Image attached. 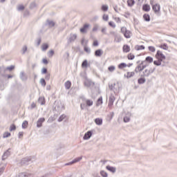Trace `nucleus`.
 <instances>
[{"label":"nucleus","mask_w":177,"mask_h":177,"mask_svg":"<svg viewBox=\"0 0 177 177\" xmlns=\"http://www.w3.org/2000/svg\"><path fill=\"white\" fill-rule=\"evenodd\" d=\"M147 63H153V57L148 56L145 58V61H142L135 69L136 73H140V71H143L149 64Z\"/></svg>","instance_id":"nucleus-1"},{"label":"nucleus","mask_w":177,"mask_h":177,"mask_svg":"<svg viewBox=\"0 0 177 177\" xmlns=\"http://www.w3.org/2000/svg\"><path fill=\"white\" fill-rule=\"evenodd\" d=\"M34 162V158L29 156L26 158H24L21 159L20 162L21 165H30V164H32Z\"/></svg>","instance_id":"nucleus-2"},{"label":"nucleus","mask_w":177,"mask_h":177,"mask_svg":"<svg viewBox=\"0 0 177 177\" xmlns=\"http://www.w3.org/2000/svg\"><path fill=\"white\" fill-rule=\"evenodd\" d=\"M110 91H113L114 93H118L120 92V83H113V84H109Z\"/></svg>","instance_id":"nucleus-3"},{"label":"nucleus","mask_w":177,"mask_h":177,"mask_svg":"<svg viewBox=\"0 0 177 177\" xmlns=\"http://www.w3.org/2000/svg\"><path fill=\"white\" fill-rule=\"evenodd\" d=\"M156 71V68H151L149 69H145L143 71L142 74H141V77H150L153 73Z\"/></svg>","instance_id":"nucleus-4"},{"label":"nucleus","mask_w":177,"mask_h":177,"mask_svg":"<svg viewBox=\"0 0 177 177\" xmlns=\"http://www.w3.org/2000/svg\"><path fill=\"white\" fill-rule=\"evenodd\" d=\"M156 58L158 60H160L161 62H164V60H165V59H167V57L164 55V54L162 53V52H161L160 50H158L156 52Z\"/></svg>","instance_id":"nucleus-5"},{"label":"nucleus","mask_w":177,"mask_h":177,"mask_svg":"<svg viewBox=\"0 0 177 177\" xmlns=\"http://www.w3.org/2000/svg\"><path fill=\"white\" fill-rule=\"evenodd\" d=\"M93 133V130L87 131L83 137L84 140H88V139H91Z\"/></svg>","instance_id":"nucleus-6"},{"label":"nucleus","mask_w":177,"mask_h":177,"mask_svg":"<svg viewBox=\"0 0 177 177\" xmlns=\"http://www.w3.org/2000/svg\"><path fill=\"white\" fill-rule=\"evenodd\" d=\"M82 160V156H80L79 158H76L74 160H73L72 161L66 163L65 165H73V164H75L76 162H79V161H81Z\"/></svg>","instance_id":"nucleus-7"},{"label":"nucleus","mask_w":177,"mask_h":177,"mask_svg":"<svg viewBox=\"0 0 177 177\" xmlns=\"http://www.w3.org/2000/svg\"><path fill=\"white\" fill-rule=\"evenodd\" d=\"M77 39V34H71L70 37L68 39V44H71Z\"/></svg>","instance_id":"nucleus-8"},{"label":"nucleus","mask_w":177,"mask_h":177,"mask_svg":"<svg viewBox=\"0 0 177 177\" xmlns=\"http://www.w3.org/2000/svg\"><path fill=\"white\" fill-rule=\"evenodd\" d=\"M10 150H11V149L9 148L8 150H6L3 153V154L2 156V160L3 161H5V160H6V158H8V157H9V156H10Z\"/></svg>","instance_id":"nucleus-9"},{"label":"nucleus","mask_w":177,"mask_h":177,"mask_svg":"<svg viewBox=\"0 0 177 177\" xmlns=\"http://www.w3.org/2000/svg\"><path fill=\"white\" fill-rule=\"evenodd\" d=\"M88 28H89V24H85L82 28H80V32L85 34V32L88 31Z\"/></svg>","instance_id":"nucleus-10"},{"label":"nucleus","mask_w":177,"mask_h":177,"mask_svg":"<svg viewBox=\"0 0 177 177\" xmlns=\"http://www.w3.org/2000/svg\"><path fill=\"white\" fill-rule=\"evenodd\" d=\"M45 122V118H40L38 119L37 122V128H41L42 127V124Z\"/></svg>","instance_id":"nucleus-11"},{"label":"nucleus","mask_w":177,"mask_h":177,"mask_svg":"<svg viewBox=\"0 0 177 177\" xmlns=\"http://www.w3.org/2000/svg\"><path fill=\"white\" fill-rule=\"evenodd\" d=\"M161 8L160 4L156 3L155 5L152 6V9L154 12V13H158V12H160V9Z\"/></svg>","instance_id":"nucleus-12"},{"label":"nucleus","mask_w":177,"mask_h":177,"mask_svg":"<svg viewBox=\"0 0 177 177\" xmlns=\"http://www.w3.org/2000/svg\"><path fill=\"white\" fill-rule=\"evenodd\" d=\"M84 86H86L87 88H91V86H95V82L91 80H86L84 82Z\"/></svg>","instance_id":"nucleus-13"},{"label":"nucleus","mask_w":177,"mask_h":177,"mask_svg":"<svg viewBox=\"0 0 177 177\" xmlns=\"http://www.w3.org/2000/svg\"><path fill=\"white\" fill-rule=\"evenodd\" d=\"M94 55L96 57H100L103 55V50L97 49L95 51Z\"/></svg>","instance_id":"nucleus-14"},{"label":"nucleus","mask_w":177,"mask_h":177,"mask_svg":"<svg viewBox=\"0 0 177 177\" xmlns=\"http://www.w3.org/2000/svg\"><path fill=\"white\" fill-rule=\"evenodd\" d=\"M115 100V97H114V95H111L109 97V106L111 107V106H113V104H114V101Z\"/></svg>","instance_id":"nucleus-15"},{"label":"nucleus","mask_w":177,"mask_h":177,"mask_svg":"<svg viewBox=\"0 0 177 177\" xmlns=\"http://www.w3.org/2000/svg\"><path fill=\"white\" fill-rule=\"evenodd\" d=\"M106 169L110 172H112V174H115V171H117V169L115 167L110 166V165H107L106 167Z\"/></svg>","instance_id":"nucleus-16"},{"label":"nucleus","mask_w":177,"mask_h":177,"mask_svg":"<svg viewBox=\"0 0 177 177\" xmlns=\"http://www.w3.org/2000/svg\"><path fill=\"white\" fill-rule=\"evenodd\" d=\"M124 122H129L131 121V113L128 112L123 118Z\"/></svg>","instance_id":"nucleus-17"},{"label":"nucleus","mask_w":177,"mask_h":177,"mask_svg":"<svg viewBox=\"0 0 177 177\" xmlns=\"http://www.w3.org/2000/svg\"><path fill=\"white\" fill-rule=\"evenodd\" d=\"M114 42L120 43L122 41V37H121V35L118 33L114 36Z\"/></svg>","instance_id":"nucleus-18"},{"label":"nucleus","mask_w":177,"mask_h":177,"mask_svg":"<svg viewBox=\"0 0 177 177\" xmlns=\"http://www.w3.org/2000/svg\"><path fill=\"white\" fill-rule=\"evenodd\" d=\"M150 9H151L150 5L149 4H144L142 6V10L144 12H150Z\"/></svg>","instance_id":"nucleus-19"},{"label":"nucleus","mask_w":177,"mask_h":177,"mask_svg":"<svg viewBox=\"0 0 177 177\" xmlns=\"http://www.w3.org/2000/svg\"><path fill=\"white\" fill-rule=\"evenodd\" d=\"M122 49H123V52H124V53H128V52H129L131 50V48L127 44H124L123 46Z\"/></svg>","instance_id":"nucleus-20"},{"label":"nucleus","mask_w":177,"mask_h":177,"mask_svg":"<svg viewBox=\"0 0 177 177\" xmlns=\"http://www.w3.org/2000/svg\"><path fill=\"white\" fill-rule=\"evenodd\" d=\"M20 79L21 81H27V75L24 74V72H21L19 75Z\"/></svg>","instance_id":"nucleus-21"},{"label":"nucleus","mask_w":177,"mask_h":177,"mask_svg":"<svg viewBox=\"0 0 177 177\" xmlns=\"http://www.w3.org/2000/svg\"><path fill=\"white\" fill-rule=\"evenodd\" d=\"M46 23H47L48 26L50 27V28H52V27H55V23L53 21L47 19Z\"/></svg>","instance_id":"nucleus-22"},{"label":"nucleus","mask_w":177,"mask_h":177,"mask_svg":"<svg viewBox=\"0 0 177 177\" xmlns=\"http://www.w3.org/2000/svg\"><path fill=\"white\" fill-rule=\"evenodd\" d=\"M145 82H146V78H145V77L141 76V77L138 78V83L140 85H142V84H145Z\"/></svg>","instance_id":"nucleus-23"},{"label":"nucleus","mask_w":177,"mask_h":177,"mask_svg":"<svg viewBox=\"0 0 177 177\" xmlns=\"http://www.w3.org/2000/svg\"><path fill=\"white\" fill-rule=\"evenodd\" d=\"M95 122L96 125H102V124H103V119L99 118H95Z\"/></svg>","instance_id":"nucleus-24"},{"label":"nucleus","mask_w":177,"mask_h":177,"mask_svg":"<svg viewBox=\"0 0 177 177\" xmlns=\"http://www.w3.org/2000/svg\"><path fill=\"white\" fill-rule=\"evenodd\" d=\"M100 104H103V97H100L97 100L96 106L99 107Z\"/></svg>","instance_id":"nucleus-25"},{"label":"nucleus","mask_w":177,"mask_h":177,"mask_svg":"<svg viewBox=\"0 0 177 177\" xmlns=\"http://www.w3.org/2000/svg\"><path fill=\"white\" fill-rule=\"evenodd\" d=\"M86 106H87V107H91V106H93V101L91 100H86Z\"/></svg>","instance_id":"nucleus-26"},{"label":"nucleus","mask_w":177,"mask_h":177,"mask_svg":"<svg viewBox=\"0 0 177 177\" xmlns=\"http://www.w3.org/2000/svg\"><path fill=\"white\" fill-rule=\"evenodd\" d=\"M88 60L84 59L82 63V68H88Z\"/></svg>","instance_id":"nucleus-27"},{"label":"nucleus","mask_w":177,"mask_h":177,"mask_svg":"<svg viewBox=\"0 0 177 177\" xmlns=\"http://www.w3.org/2000/svg\"><path fill=\"white\" fill-rule=\"evenodd\" d=\"M135 49H136V50H145V46H143V45H140V46L137 45V46H135Z\"/></svg>","instance_id":"nucleus-28"},{"label":"nucleus","mask_w":177,"mask_h":177,"mask_svg":"<svg viewBox=\"0 0 177 177\" xmlns=\"http://www.w3.org/2000/svg\"><path fill=\"white\" fill-rule=\"evenodd\" d=\"M38 103L41 104V106H44V104H45V98H44L42 97H39Z\"/></svg>","instance_id":"nucleus-29"},{"label":"nucleus","mask_w":177,"mask_h":177,"mask_svg":"<svg viewBox=\"0 0 177 177\" xmlns=\"http://www.w3.org/2000/svg\"><path fill=\"white\" fill-rule=\"evenodd\" d=\"M124 77L127 79L132 78L133 77V72H127V75H124Z\"/></svg>","instance_id":"nucleus-30"},{"label":"nucleus","mask_w":177,"mask_h":177,"mask_svg":"<svg viewBox=\"0 0 177 177\" xmlns=\"http://www.w3.org/2000/svg\"><path fill=\"white\" fill-rule=\"evenodd\" d=\"M65 88L66 89H70L71 88V82L68 80L65 82Z\"/></svg>","instance_id":"nucleus-31"},{"label":"nucleus","mask_w":177,"mask_h":177,"mask_svg":"<svg viewBox=\"0 0 177 177\" xmlns=\"http://www.w3.org/2000/svg\"><path fill=\"white\" fill-rule=\"evenodd\" d=\"M162 63V61H161L160 59H157L153 61L154 66H161Z\"/></svg>","instance_id":"nucleus-32"},{"label":"nucleus","mask_w":177,"mask_h":177,"mask_svg":"<svg viewBox=\"0 0 177 177\" xmlns=\"http://www.w3.org/2000/svg\"><path fill=\"white\" fill-rule=\"evenodd\" d=\"M125 67H127V64L124 62H122L118 65V68H120V70H122V68H125Z\"/></svg>","instance_id":"nucleus-33"},{"label":"nucleus","mask_w":177,"mask_h":177,"mask_svg":"<svg viewBox=\"0 0 177 177\" xmlns=\"http://www.w3.org/2000/svg\"><path fill=\"white\" fill-rule=\"evenodd\" d=\"M143 19L145 21H150V15L148 14H145L143 15Z\"/></svg>","instance_id":"nucleus-34"},{"label":"nucleus","mask_w":177,"mask_h":177,"mask_svg":"<svg viewBox=\"0 0 177 177\" xmlns=\"http://www.w3.org/2000/svg\"><path fill=\"white\" fill-rule=\"evenodd\" d=\"M28 47L27 46H24L21 50V55H25L26 52H27Z\"/></svg>","instance_id":"nucleus-35"},{"label":"nucleus","mask_w":177,"mask_h":177,"mask_svg":"<svg viewBox=\"0 0 177 177\" xmlns=\"http://www.w3.org/2000/svg\"><path fill=\"white\" fill-rule=\"evenodd\" d=\"M28 126V121L24 120L22 123V129H26V128H27Z\"/></svg>","instance_id":"nucleus-36"},{"label":"nucleus","mask_w":177,"mask_h":177,"mask_svg":"<svg viewBox=\"0 0 177 177\" xmlns=\"http://www.w3.org/2000/svg\"><path fill=\"white\" fill-rule=\"evenodd\" d=\"M101 9L103 12H107L109 10V6L107 5H102Z\"/></svg>","instance_id":"nucleus-37"},{"label":"nucleus","mask_w":177,"mask_h":177,"mask_svg":"<svg viewBox=\"0 0 177 177\" xmlns=\"http://www.w3.org/2000/svg\"><path fill=\"white\" fill-rule=\"evenodd\" d=\"M161 49H164V50H168V45L167 44H163L160 46Z\"/></svg>","instance_id":"nucleus-38"},{"label":"nucleus","mask_w":177,"mask_h":177,"mask_svg":"<svg viewBox=\"0 0 177 177\" xmlns=\"http://www.w3.org/2000/svg\"><path fill=\"white\" fill-rule=\"evenodd\" d=\"M100 175L102 177H107L109 176V174H107V172L104 171V170H102L100 171Z\"/></svg>","instance_id":"nucleus-39"},{"label":"nucleus","mask_w":177,"mask_h":177,"mask_svg":"<svg viewBox=\"0 0 177 177\" xmlns=\"http://www.w3.org/2000/svg\"><path fill=\"white\" fill-rule=\"evenodd\" d=\"M40 84H41V86H46V81H45V80L44 78H41L40 80Z\"/></svg>","instance_id":"nucleus-40"},{"label":"nucleus","mask_w":177,"mask_h":177,"mask_svg":"<svg viewBox=\"0 0 177 177\" xmlns=\"http://www.w3.org/2000/svg\"><path fill=\"white\" fill-rule=\"evenodd\" d=\"M127 6H129V8L133 6V0H127Z\"/></svg>","instance_id":"nucleus-41"},{"label":"nucleus","mask_w":177,"mask_h":177,"mask_svg":"<svg viewBox=\"0 0 177 177\" xmlns=\"http://www.w3.org/2000/svg\"><path fill=\"white\" fill-rule=\"evenodd\" d=\"M5 71H6V68L0 66V74H5Z\"/></svg>","instance_id":"nucleus-42"},{"label":"nucleus","mask_w":177,"mask_h":177,"mask_svg":"<svg viewBox=\"0 0 177 177\" xmlns=\"http://www.w3.org/2000/svg\"><path fill=\"white\" fill-rule=\"evenodd\" d=\"M148 49H149V50L150 52H152V53L156 52V48H155L154 46H149L148 47Z\"/></svg>","instance_id":"nucleus-43"},{"label":"nucleus","mask_w":177,"mask_h":177,"mask_svg":"<svg viewBox=\"0 0 177 177\" xmlns=\"http://www.w3.org/2000/svg\"><path fill=\"white\" fill-rule=\"evenodd\" d=\"M48 48H49V45H48V44H43L42 50H47Z\"/></svg>","instance_id":"nucleus-44"},{"label":"nucleus","mask_w":177,"mask_h":177,"mask_svg":"<svg viewBox=\"0 0 177 177\" xmlns=\"http://www.w3.org/2000/svg\"><path fill=\"white\" fill-rule=\"evenodd\" d=\"M84 52H86V53H91V48L88 47V46H84Z\"/></svg>","instance_id":"nucleus-45"},{"label":"nucleus","mask_w":177,"mask_h":177,"mask_svg":"<svg viewBox=\"0 0 177 177\" xmlns=\"http://www.w3.org/2000/svg\"><path fill=\"white\" fill-rule=\"evenodd\" d=\"M108 70L109 71H110V73H113V71L115 70V66H110L109 67H108Z\"/></svg>","instance_id":"nucleus-46"},{"label":"nucleus","mask_w":177,"mask_h":177,"mask_svg":"<svg viewBox=\"0 0 177 177\" xmlns=\"http://www.w3.org/2000/svg\"><path fill=\"white\" fill-rule=\"evenodd\" d=\"M24 9H25V7H24V6H23V5H19V6H18V7H17V10H18L19 12H21V10H24Z\"/></svg>","instance_id":"nucleus-47"},{"label":"nucleus","mask_w":177,"mask_h":177,"mask_svg":"<svg viewBox=\"0 0 177 177\" xmlns=\"http://www.w3.org/2000/svg\"><path fill=\"white\" fill-rule=\"evenodd\" d=\"M64 118H66V115H60L59 118H58V122H62V121H63Z\"/></svg>","instance_id":"nucleus-48"},{"label":"nucleus","mask_w":177,"mask_h":177,"mask_svg":"<svg viewBox=\"0 0 177 177\" xmlns=\"http://www.w3.org/2000/svg\"><path fill=\"white\" fill-rule=\"evenodd\" d=\"M37 7V3H35V1H33L30 5V9H34V8Z\"/></svg>","instance_id":"nucleus-49"},{"label":"nucleus","mask_w":177,"mask_h":177,"mask_svg":"<svg viewBox=\"0 0 177 177\" xmlns=\"http://www.w3.org/2000/svg\"><path fill=\"white\" fill-rule=\"evenodd\" d=\"M10 131L12 132V131H16V125L11 124L10 127Z\"/></svg>","instance_id":"nucleus-50"},{"label":"nucleus","mask_w":177,"mask_h":177,"mask_svg":"<svg viewBox=\"0 0 177 177\" xmlns=\"http://www.w3.org/2000/svg\"><path fill=\"white\" fill-rule=\"evenodd\" d=\"M124 37H125V38H131V35H129V31L127 30L125 33H124Z\"/></svg>","instance_id":"nucleus-51"},{"label":"nucleus","mask_w":177,"mask_h":177,"mask_svg":"<svg viewBox=\"0 0 177 177\" xmlns=\"http://www.w3.org/2000/svg\"><path fill=\"white\" fill-rule=\"evenodd\" d=\"M41 41L42 39H41V37L37 38V39L36 40L37 46H39V45H41Z\"/></svg>","instance_id":"nucleus-52"},{"label":"nucleus","mask_w":177,"mask_h":177,"mask_svg":"<svg viewBox=\"0 0 177 177\" xmlns=\"http://www.w3.org/2000/svg\"><path fill=\"white\" fill-rule=\"evenodd\" d=\"M54 55H55V50H50L48 52V57H52V56H53Z\"/></svg>","instance_id":"nucleus-53"},{"label":"nucleus","mask_w":177,"mask_h":177,"mask_svg":"<svg viewBox=\"0 0 177 177\" xmlns=\"http://www.w3.org/2000/svg\"><path fill=\"white\" fill-rule=\"evenodd\" d=\"M6 70H9V71H12L15 70V66L11 65L10 66L6 68Z\"/></svg>","instance_id":"nucleus-54"},{"label":"nucleus","mask_w":177,"mask_h":177,"mask_svg":"<svg viewBox=\"0 0 177 177\" xmlns=\"http://www.w3.org/2000/svg\"><path fill=\"white\" fill-rule=\"evenodd\" d=\"M9 136H10V133L9 132H5L3 135V138H9Z\"/></svg>","instance_id":"nucleus-55"},{"label":"nucleus","mask_w":177,"mask_h":177,"mask_svg":"<svg viewBox=\"0 0 177 177\" xmlns=\"http://www.w3.org/2000/svg\"><path fill=\"white\" fill-rule=\"evenodd\" d=\"M109 26H110V27H112L113 28H115V24H114V22L113 21H109Z\"/></svg>","instance_id":"nucleus-56"},{"label":"nucleus","mask_w":177,"mask_h":177,"mask_svg":"<svg viewBox=\"0 0 177 177\" xmlns=\"http://www.w3.org/2000/svg\"><path fill=\"white\" fill-rule=\"evenodd\" d=\"M127 31H128V30H127V28H125V27L121 28V32L123 34V35H124V34L125 32H127Z\"/></svg>","instance_id":"nucleus-57"},{"label":"nucleus","mask_w":177,"mask_h":177,"mask_svg":"<svg viewBox=\"0 0 177 177\" xmlns=\"http://www.w3.org/2000/svg\"><path fill=\"white\" fill-rule=\"evenodd\" d=\"M48 73V69L46 68H43L41 69V74H47Z\"/></svg>","instance_id":"nucleus-58"},{"label":"nucleus","mask_w":177,"mask_h":177,"mask_svg":"<svg viewBox=\"0 0 177 177\" xmlns=\"http://www.w3.org/2000/svg\"><path fill=\"white\" fill-rule=\"evenodd\" d=\"M103 20H104L105 21H109V15H104L102 17Z\"/></svg>","instance_id":"nucleus-59"},{"label":"nucleus","mask_w":177,"mask_h":177,"mask_svg":"<svg viewBox=\"0 0 177 177\" xmlns=\"http://www.w3.org/2000/svg\"><path fill=\"white\" fill-rule=\"evenodd\" d=\"M127 57L129 60H133V55H132V53L129 54Z\"/></svg>","instance_id":"nucleus-60"},{"label":"nucleus","mask_w":177,"mask_h":177,"mask_svg":"<svg viewBox=\"0 0 177 177\" xmlns=\"http://www.w3.org/2000/svg\"><path fill=\"white\" fill-rule=\"evenodd\" d=\"M113 8L115 12L116 13H118V6H117V5H113Z\"/></svg>","instance_id":"nucleus-61"},{"label":"nucleus","mask_w":177,"mask_h":177,"mask_svg":"<svg viewBox=\"0 0 177 177\" xmlns=\"http://www.w3.org/2000/svg\"><path fill=\"white\" fill-rule=\"evenodd\" d=\"M45 80H46L47 81H49V80H50V74L47 73L45 76Z\"/></svg>","instance_id":"nucleus-62"},{"label":"nucleus","mask_w":177,"mask_h":177,"mask_svg":"<svg viewBox=\"0 0 177 177\" xmlns=\"http://www.w3.org/2000/svg\"><path fill=\"white\" fill-rule=\"evenodd\" d=\"M93 45L94 46H99V41H97V40H95L93 43Z\"/></svg>","instance_id":"nucleus-63"},{"label":"nucleus","mask_w":177,"mask_h":177,"mask_svg":"<svg viewBox=\"0 0 177 177\" xmlns=\"http://www.w3.org/2000/svg\"><path fill=\"white\" fill-rule=\"evenodd\" d=\"M64 57H65V59H68V57H70V53H66L64 55Z\"/></svg>","instance_id":"nucleus-64"}]
</instances>
